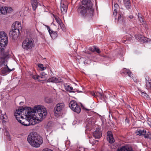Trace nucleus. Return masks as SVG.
Here are the masks:
<instances>
[{
    "instance_id": "obj_45",
    "label": "nucleus",
    "mask_w": 151,
    "mask_h": 151,
    "mask_svg": "<svg viewBox=\"0 0 151 151\" xmlns=\"http://www.w3.org/2000/svg\"><path fill=\"white\" fill-rule=\"evenodd\" d=\"M42 151H53L50 149L48 148H45Z\"/></svg>"
},
{
    "instance_id": "obj_10",
    "label": "nucleus",
    "mask_w": 151,
    "mask_h": 151,
    "mask_svg": "<svg viewBox=\"0 0 151 151\" xmlns=\"http://www.w3.org/2000/svg\"><path fill=\"white\" fill-rule=\"evenodd\" d=\"M19 34V32L17 30H13L12 29L10 31L9 33V35L10 37L14 40L16 39L18 37Z\"/></svg>"
},
{
    "instance_id": "obj_29",
    "label": "nucleus",
    "mask_w": 151,
    "mask_h": 151,
    "mask_svg": "<svg viewBox=\"0 0 151 151\" xmlns=\"http://www.w3.org/2000/svg\"><path fill=\"white\" fill-rule=\"evenodd\" d=\"M140 93L141 94V96L147 99H149V97L147 93L145 92V91H140Z\"/></svg>"
},
{
    "instance_id": "obj_42",
    "label": "nucleus",
    "mask_w": 151,
    "mask_h": 151,
    "mask_svg": "<svg viewBox=\"0 0 151 151\" xmlns=\"http://www.w3.org/2000/svg\"><path fill=\"white\" fill-rule=\"evenodd\" d=\"M147 124H148L150 126V127L151 126V119L149 118L148 119L147 121Z\"/></svg>"
},
{
    "instance_id": "obj_16",
    "label": "nucleus",
    "mask_w": 151,
    "mask_h": 151,
    "mask_svg": "<svg viewBox=\"0 0 151 151\" xmlns=\"http://www.w3.org/2000/svg\"><path fill=\"white\" fill-rule=\"evenodd\" d=\"M61 11L63 14L66 13L68 9L67 4H66L61 3L60 5Z\"/></svg>"
},
{
    "instance_id": "obj_50",
    "label": "nucleus",
    "mask_w": 151,
    "mask_h": 151,
    "mask_svg": "<svg viewBox=\"0 0 151 151\" xmlns=\"http://www.w3.org/2000/svg\"><path fill=\"white\" fill-rule=\"evenodd\" d=\"M128 17L130 19H132L133 18V16L131 15L129 16Z\"/></svg>"
},
{
    "instance_id": "obj_54",
    "label": "nucleus",
    "mask_w": 151,
    "mask_h": 151,
    "mask_svg": "<svg viewBox=\"0 0 151 151\" xmlns=\"http://www.w3.org/2000/svg\"><path fill=\"white\" fill-rule=\"evenodd\" d=\"M23 103V102H21L19 103V104L20 105H22Z\"/></svg>"
},
{
    "instance_id": "obj_40",
    "label": "nucleus",
    "mask_w": 151,
    "mask_h": 151,
    "mask_svg": "<svg viewBox=\"0 0 151 151\" xmlns=\"http://www.w3.org/2000/svg\"><path fill=\"white\" fill-rule=\"evenodd\" d=\"M96 49V46H93L92 47H89L88 49V50L93 52H94L95 51V50Z\"/></svg>"
},
{
    "instance_id": "obj_3",
    "label": "nucleus",
    "mask_w": 151,
    "mask_h": 151,
    "mask_svg": "<svg viewBox=\"0 0 151 151\" xmlns=\"http://www.w3.org/2000/svg\"><path fill=\"white\" fill-rule=\"evenodd\" d=\"M22 112L25 113L27 112L28 115L29 116L28 118H30L32 115H36L38 114V118H40V121L42 120V119L45 117L47 115V112L46 109L42 106H35L33 109L30 107H26L25 109L22 110Z\"/></svg>"
},
{
    "instance_id": "obj_31",
    "label": "nucleus",
    "mask_w": 151,
    "mask_h": 151,
    "mask_svg": "<svg viewBox=\"0 0 151 151\" xmlns=\"http://www.w3.org/2000/svg\"><path fill=\"white\" fill-rule=\"evenodd\" d=\"M0 117L3 122H6L7 120V116L5 114H1Z\"/></svg>"
},
{
    "instance_id": "obj_55",
    "label": "nucleus",
    "mask_w": 151,
    "mask_h": 151,
    "mask_svg": "<svg viewBox=\"0 0 151 151\" xmlns=\"http://www.w3.org/2000/svg\"><path fill=\"white\" fill-rule=\"evenodd\" d=\"M84 63L85 64H86H86H87V63L86 60L84 61Z\"/></svg>"
},
{
    "instance_id": "obj_38",
    "label": "nucleus",
    "mask_w": 151,
    "mask_h": 151,
    "mask_svg": "<svg viewBox=\"0 0 151 151\" xmlns=\"http://www.w3.org/2000/svg\"><path fill=\"white\" fill-rule=\"evenodd\" d=\"M38 66L40 68V70H43L46 69L45 67L43 66V65L42 64H38Z\"/></svg>"
},
{
    "instance_id": "obj_9",
    "label": "nucleus",
    "mask_w": 151,
    "mask_h": 151,
    "mask_svg": "<svg viewBox=\"0 0 151 151\" xmlns=\"http://www.w3.org/2000/svg\"><path fill=\"white\" fill-rule=\"evenodd\" d=\"M21 29V24L18 21H16L13 23L12 26V29L13 30H17L19 32V30Z\"/></svg>"
},
{
    "instance_id": "obj_2",
    "label": "nucleus",
    "mask_w": 151,
    "mask_h": 151,
    "mask_svg": "<svg viewBox=\"0 0 151 151\" xmlns=\"http://www.w3.org/2000/svg\"><path fill=\"white\" fill-rule=\"evenodd\" d=\"M24 109L25 108L21 107L18 109L16 110L14 114L16 119L19 122L24 126H27L34 125L35 124L34 120L33 119L34 117L33 116L34 115H32L31 117L28 118L29 116H28V114L27 112L25 114V113L22 112V110Z\"/></svg>"
},
{
    "instance_id": "obj_11",
    "label": "nucleus",
    "mask_w": 151,
    "mask_h": 151,
    "mask_svg": "<svg viewBox=\"0 0 151 151\" xmlns=\"http://www.w3.org/2000/svg\"><path fill=\"white\" fill-rule=\"evenodd\" d=\"M47 29L49 32L50 35L53 39H55L58 36V34L56 32L53 31L50 29L49 26H47Z\"/></svg>"
},
{
    "instance_id": "obj_6",
    "label": "nucleus",
    "mask_w": 151,
    "mask_h": 151,
    "mask_svg": "<svg viewBox=\"0 0 151 151\" xmlns=\"http://www.w3.org/2000/svg\"><path fill=\"white\" fill-rule=\"evenodd\" d=\"M65 107V104L63 103L57 104L54 108V112L55 116L58 117L61 114L63 109Z\"/></svg>"
},
{
    "instance_id": "obj_8",
    "label": "nucleus",
    "mask_w": 151,
    "mask_h": 151,
    "mask_svg": "<svg viewBox=\"0 0 151 151\" xmlns=\"http://www.w3.org/2000/svg\"><path fill=\"white\" fill-rule=\"evenodd\" d=\"M70 108L74 112L79 113L81 111L80 106L74 100L71 101L69 104Z\"/></svg>"
},
{
    "instance_id": "obj_12",
    "label": "nucleus",
    "mask_w": 151,
    "mask_h": 151,
    "mask_svg": "<svg viewBox=\"0 0 151 151\" xmlns=\"http://www.w3.org/2000/svg\"><path fill=\"white\" fill-rule=\"evenodd\" d=\"M107 139L110 143H112L114 141L113 134L111 132H108L107 133Z\"/></svg>"
},
{
    "instance_id": "obj_24",
    "label": "nucleus",
    "mask_w": 151,
    "mask_h": 151,
    "mask_svg": "<svg viewBox=\"0 0 151 151\" xmlns=\"http://www.w3.org/2000/svg\"><path fill=\"white\" fill-rule=\"evenodd\" d=\"M48 75L47 74L45 73L44 72H42L41 73V76H40V79H41V80H42V81H45L46 80L47 78V77Z\"/></svg>"
},
{
    "instance_id": "obj_21",
    "label": "nucleus",
    "mask_w": 151,
    "mask_h": 151,
    "mask_svg": "<svg viewBox=\"0 0 151 151\" xmlns=\"http://www.w3.org/2000/svg\"><path fill=\"white\" fill-rule=\"evenodd\" d=\"M31 2L33 10H35L38 5L37 0H31Z\"/></svg>"
},
{
    "instance_id": "obj_22",
    "label": "nucleus",
    "mask_w": 151,
    "mask_h": 151,
    "mask_svg": "<svg viewBox=\"0 0 151 151\" xmlns=\"http://www.w3.org/2000/svg\"><path fill=\"white\" fill-rule=\"evenodd\" d=\"M135 38L137 40H139L141 41H143L144 42H147V38L145 37H144L141 35H135Z\"/></svg>"
},
{
    "instance_id": "obj_52",
    "label": "nucleus",
    "mask_w": 151,
    "mask_h": 151,
    "mask_svg": "<svg viewBox=\"0 0 151 151\" xmlns=\"http://www.w3.org/2000/svg\"><path fill=\"white\" fill-rule=\"evenodd\" d=\"M75 91H77L78 92H82V91H79L78 90H77V89H75Z\"/></svg>"
},
{
    "instance_id": "obj_30",
    "label": "nucleus",
    "mask_w": 151,
    "mask_h": 151,
    "mask_svg": "<svg viewBox=\"0 0 151 151\" xmlns=\"http://www.w3.org/2000/svg\"><path fill=\"white\" fill-rule=\"evenodd\" d=\"M144 137L145 138L151 139V132L146 131V134H145Z\"/></svg>"
},
{
    "instance_id": "obj_37",
    "label": "nucleus",
    "mask_w": 151,
    "mask_h": 151,
    "mask_svg": "<svg viewBox=\"0 0 151 151\" xmlns=\"http://www.w3.org/2000/svg\"><path fill=\"white\" fill-rule=\"evenodd\" d=\"M123 38H124V39H125L126 38V40H123L122 41V42L123 43H125V44H126V43L125 42L126 41H130L131 40V39H132V36L131 35H130V37H129L128 38H127V37L126 38L125 37H124Z\"/></svg>"
},
{
    "instance_id": "obj_25",
    "label": "nucleus",
    "mask_w": 151,
    "mask_h": 151,
    "mask_svg": "<svg viewBox=\"0 0 151 151\" xmlns=\"http://www.w3.org/2000/svg\"><path fill=\"white\" fill-rule=\"evenodd\" d=\"M114 6L115 8L114 10L113 15L114 16H116L117 14V9L119 8V6L116 3H114Z\"/></svg>"
},
{
    "instance_id": "obj_19",
    "label": "nucleus",
    "mask_w": 151,
    "mask_h": 151,
    "mask_svg": "<svg viewBox=\"0 0 151 151\" xmlns=\"http://www.w3.org/2000/svg\"><path fill=\"white\" fill-rule=\"evenodd\" d=\"M49 82L59 83L61 82V79L60 78H57L56 77H53L47 80Z\"/></svg>"
},
{
    "instance_id": "obj_51",
    "label": "nucleus",
    "mask_w": 151,
    "mask_h": 151,
    "mask_svg": "<svg viewBox=\"0 0 151 151\" xmlns=\"http://www.w3.org/2000/svg\"><path fill=\"white\" fill-rule=\"evenodd\" d=\"M99 95L101 97H102L103 96V95L100 92H99Z\"/></svg>"
},
{
    "instance_id": "obj_44",
    "label": "nucleus",
    "mask_w": 151,
    "mask_h": 151,
    "mask_svg": "<svg viewBox=\"0 0 151 151\" xmlns=\"http://www.w3.org/2000/svg\"><path fill=\"white\" fill-rule=\"evenodd\" d=\"M95 51H96L98 53H100L101 52L99 49L98 48H96V47Z\"/></svg>"
},
{
    "instance_id": "obj_18",
    "label": "nucleus",
    "mask_w": 151,
    "mask_h": 151,
    "mask_svg": "<svg viewBox=\"0 0 151 151\" xmlns=\"http://www.w3.org/2000/svg\"><path fill=\"white\" fill-rule=\"evenodd\" d=\"M117 151H133L131 147L127 146H123L117 149Z\"/></svg>"
},
{
    "instance_id": "obj_27",
    "label": "nucleus",
    "mask_w": 151,
    "mask_h": 151,
    "mask_svg": "<svg viewBox=\"0 0 151 151\" xmlns=\"http://www.w3.org/2000/svg\"><path fill=\"white\" fill-rule=\"evenodd\" d=\"M138 17L139 18V19L140 22V23H145V20L144 19L143 17L140 13H138Z\"/></svg>"
},
{
    "instance_id": "obj_7",
    "label": "nucleus",
    "mask_w": 151,
    "mask_h": 151,
    "mask_svg": "<svg viewBox=\"0 0 151 151\" xmlns=\"http://www.w3.org/2000/svg\"><path fill=\"white\" fill-rule=\"evenodd\" d=\"M34 45L33 40L28 38L23 41L22 45V47L27 50L32 49L34 47Z\"/></svg>"
},
{
    "instance_id": "obj_46",
    "label": "nucleus",
    "mask_w": 151,
    "mask_h": 151,
    "mask_svg": "<svg viewBox=\"0 0 151 151\" xmlns=\"http://www.w3.org/2000/svg\"><path fill=\"white\" fill-rule=\"evenodd\" d=\"M58 24L59 25L60 27H62L63 26H64V25L63 24L62 22V21L60 22V23H59Z\"/></svg>"
},
{
    "instance_id": "obj_53",
    "label": "nucleus",
    "mask_w": 151,
    "mask_h": 151,
    "mask_svg": "<svg viewBox=\"0 0 151 151\" xmlns=\"http://www.w3.org/2000/svg\"><path fill=\"white\" fill-rule=\"evenodd\" d=\"M92 96H94V97H96V95H95V93H92Z\"/></svg>"
},
{
    "instance_id": "obj_13",
    "label": "nucleus",
    "mask_w": 151,
    "mask_h": 151,
    "mask_svg": "<svg viewBox=\"0 0 151 151\" xmlns=\"http://www.w3.org/2000/svg\"><path fill=\"white\" fill-rule=\"evenodd\" d=\"M0 131L1 132H2V133L4 132V135L6 136V138L9 141L11 140V137L6 128H4V129H3L0 128Z\"/></svg>"
},
{
    "instance_id": "obj_39",
    "label": "nucleus",
    "mask_w": 151,
    "mask_h": 151,
    "mask_svg": "<svg viewBox=\"0 0 151 151\" xmlns=\"http://www.w3.org/2000/svg\"><path fill=\"white\" fill-rule=\"evenodd\" d=\"M145 79L146 80V83L151 82V80L148 76H145Z\"/></svg>"
},
{
    "instance_id": "obj_14",
    "label": "nucleus",
    "mask_w": 151,
    "mask_h": 151,
    "mask_svg": "<svg viewBox=\"0 0 151 151\" xmlns=\"http://www.w3.org/2000/svg\"><path fill=\"white\" fill-rule=\"evenodd\" d=\"M93 137L96 139H99L101 136V133L100 129H96L93 134Z\"/></svg>"
},
{
    "instance_id": "obj_23",
    "label": "nucleus",
    "mask_w": 151,
    "mask_h": 151,
    "mask_svg": "<svg viewBox=\"0 0 151 151\" xmlns=\"http://www.w3.org/2000/svg\"><path fill=\"white\" fill-rule=\"evenodd\" d=\"M123 3L127 9H130L131 4L130 0H123Z\"/></svg>"
},
{
    "instance_id": "obj_36",
    "label": "nucleus",
    "mask_w": 151,
    "mask_h": 151,
    "mask_svg": "<svg viewBox=\"0 0 151 151\" xmlns=\"http://www.w3.org/2000/svg\"><path fill=\"white\" fill-rule=\"evenodd\" d=\"M53 16L57 23L58 24L62 22L61 19L58 17L53 15Z\"/></svg>"
},
{
    "instance_id": "obj_26",
    "label": "nucleus",
    "mask_w": 151,
    "mask_h": 151,
    "mask_svg": "<svg viewBox=\"0 0 151 151\" xmlns=\"http://www.w3.org/2000/svg\"><path fill=\"white\" fill-rule=\"evenodd\" d=\"M65 90L68 91H69L71 92H75V89H74L73 90V87L70 85H68L65 86Z\"/></svg>"
},
{
    "instance_id": "obj_5",
    "label": "nucleus",
    "mask_w": 151,
    "mask_h": 151,
    "mask_svg": "<svg viewBox=\"0 0 151 151\" xmlns=\"http://www.w3.org/2000/svg\"><path fill=\"white\" fill-rule=\"evenodd\" d=\"M27 140L30 145L35 147H40L43 142L42 137L36 132L30 133L28 136Z\"/></svg>"
},
{
    "instance_id": "obj_56",
    "label": "nucleus",
    "mask_w": 151,
    "mask_h": 151,
    "mask_svg": "<svg viewBox=\"0 0 151 151\" xmlns=\"http://www.w3.org/2000/svg\"><path fill=\"white\" fill-rule=\"evenodd\" d=\"M150 127L151 128V127Z\"/></svg>"
},
{
    "instance_id": "obj_32",
    "label": "nucleus",
    "mask_w": 151,
    "mask_h": 151,
    "mask_svg": "<svg viewBox=\"0 0 151 151\" xmlns=\"http://www.w3.org/2000/svg\"><path fill=\"white\" fill-rule=\"evenodd\" d=\"M146 88L149 91H151V82H146Z\"/></svg>"
},
{
    "instance_id": "obj_34",
    "label": "nucleus",
    "mask_w": 151,
    "mask_h": 151,
    "mask_svg": "<svg viewBox=\"0 0 151 151\" xmlns=\"http://www.w3.org/2000/svg\"><path fill=\"white\" fill-rule=\"evenodd\" d=\"M45 101L47 103H50L53 101V99L51 98L47 97L45 99Z\"/></svg>"
},
{
    "instance_id": "obj_17",
    "label": "nucleus",
    "mask_w": 151,
    "mask_h": 151,
    "mask_svg": "<svg viewBox=\"0 0 151 151\" xmlns=\"http://www.w3.org/2000/svg\"><path fill=\"white\" fill-rule=\"evenodd\" d=\"M121 74L123 73L125 75H128L130 77H131L132 72L128 69H127L126 68H124L120 72Z\"/></svg>"
},
{
    "instance_id": "obj_41",
    "label": "nucleus",
    "mask_w": 151,
    "mask_h": 151,
    "mask_svg": "<svg viewBox=\"0 0 151 151\" xmlns=\"http://www.w3.org/2000/svg\"><path fill=\"white\" fill-rule=\"evenodd\" d=\"M6 11H7V13H10L12 11V9L11 7H6Z\"/></svg>"
},
{
    "instance_id": "obj_1",
    "label": "nucleus",
    "mask_w": 151,
    "mask_h": 151,
    "mask_svg": "<svg viewBox=\"0 0 151 151\" xmlns=\"http://www.w3.org/2000/svg\"><path fill=\"white\" fill-rule=\"evenodd\" d=\"M81 5L78 7V12L83 17L90 18L93 15L94 10L93 8V4L91 0H83Z\"/></svg>"
},
{
    "instance_id": "obj_4",
    "label": "nucleus",
    "mask_w": 151,
    "mask_h": 151,
    "mask_svg": "<svg viewBox=\"0 0 151 151\" xmlns=\"http://www.w3.org/2000/svg\"><path fill=\"white\" fill-rule=\"evenodd\" d=\"M8 38L7 34L3 31L0 32V58L4 60L8 57L7 54L4 52V48L7 45Z\"/></svg>"
},
{
    "instance_id": "obj_43",
    "label": "nucleus",
    "mask_w": 151,
    "mask_h": 151,
    "mask_svg": "<svg viewBox=\"0 0 151 151\" xmlns=\"http://www.w3.org/2000/svg\"><path fill=\"white\" fill-rule=\"evenodd\" d=\"M141 24L143 25V26L145 27V29H147V25L146 24L145 21V23H141Z\"/></svg>"
},
{
    "instance_id": "obj_15",
    "label": "nucleus",
    "mask_w": 151,
    "mask_h": 151,
    "mask_svg": "<svg viewBox=\"0 0 151 151\" xmlns=\"http://www.w3.org/2000/svg\"><path fill=\"white\" fill-rule=\"evenodd\" d=\"M12 71L6 65V66L4 68H2L1 69V73L3 75L9 73Z\"/></svg>"
},
{
    "instance_id": "obj_49",
    "label": "nucleus",
    "mask_w": 151,
    "mask_h": 151,
    "mask_svg": "<svg viewBox=\"0 0 151 151\" xmlns=\"http://www.w3.org/2000/svg\"><path fill=\"white\" fill-rule=\"evenodd\" d=\"M87 121H89V123H89V122H90V121H91V118H88L87 119Z\"/></svg>"
},
{
    "instance_id": "obj_35",
    "label": "nucleus",
    "mask_w": 151,
    "mask_h": 151,
    "mask_svg": "<svg viewBox=\"0 0 151 151\" xmlns=\"http://www.w3.org/2000/svg\"><path fill=\"white\" fill-rule=\"evenodd\" d=\"M32 78L35 80H37L38 81H42V80H41V79H40V76L38 75L33 76Z\"/></svg>"
},
{
    "instance_id": "obj_33",
    "label": "nucleus",
    "mask_w": 151,
    "mask_h": 151,
    "mask_svg": "<svg viewBox=\"0 0 151 151\" xmlns=\"http://www.w3.org/2000/svg\"><path fill=\"white\" fill-rule=\"evenodd\" d=\"M1 13L2 14H7L6 8V7L4 8V7H1L0 9Z\"/></svg>"
},
{
    "instance_id": "obj_47",
    "label": "nucleus",
    "mask_w": 151,
    "mask_h": 151,
    "mask_svg": "<svg viewBox=\"0 0 151 151\" xmlns=\"http://www.w3.org/2000/svg\"><path fill=\"white\" fill-rule=\"evenodd\" d=\"M64 26H63L62 27H61V28L62 29V30L63 31H65V29L64 27Z\"/></svg>"
},
{
    "instance_id": "obj_20",
    "label": "nucleus",
    "mask_w": 151,
    "mask_h": 151,
    "mask_svg": "<svg viewBox=\"0 0 151 151\" xmlns=\"http://www.w3.org/2000/svg\"><path fill=\"white\" fill-rule=\"evenodd\" d=\"M136 134L139 136H144L145 137V134H146V130L145 129H137L136 132Z\"/></svg>"
},
{
    "instance_id": "obj_48",
    "label": "nucleus",
    "mask_w": 151,
    "mask_h": 151,
    "mask_svg": "<svg viewBox=\"0 0 151 151\" xmlns=\"http://www.w3.org/2000/svg\"><path fill=\"white\" fill-rule=\"evenodd\" d=\"M5 59H4V61H3V59H1V58H0V61L1 62V63H4V62H5Z\"/></svg>"
},
{
    "instance_id": "obj_28",
    "label": "nucleus",
    "mask_w": 151,
    "mask_h": 151,
    "mask_svg": "<svg viewBox=\"0 0 151 151\" xmlns=\"http://www.w3.org/2000/svg\"><path fill=\"white\" fill-rule=\"evenodd\" d=\"M123 15L122 12H120L119 13L118 21L120 22H123Z\"/></svg>"
}]
</instances>
